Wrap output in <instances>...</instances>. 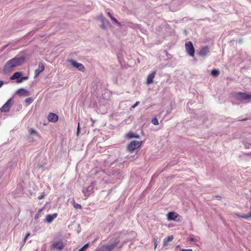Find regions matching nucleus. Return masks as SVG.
Returning <instances> with one entry per match:
<instances>
[{"mask_svg":"<svg viewBox=\"0 0 251 251\" xmlns=\"http://www.w3.org/2000/svg\"><path fill=\"white\" fill-rule=\"evenodd\" d=\"M98 19L101 23V25H100V27L102 29H106L110 27V22L108 21V20L105 18L102 15L99 16Z\"/></svg>","mask_w":251,"mask_h":251,"instance_id":"obj_7","label":"nucleus"},{"mask_svg":"<svg viewBox=\"0 0 251 251\" xmlns=\"http://www.w3.org/2000/svg\"><path fill=\"white\" fill-rule=\"evenodd\" d=\"M126 137L128 138L131 139L132 138H139L140 136L139 135L135 134L133 132H129L126 134Z\"/></svg>","mask_w":251,"mask_h":251,"instance_id":"obj_23","label":"nucleus"},{"mask_svg":"<svg viewBox=\"0 0 251 251\" xmlns=\"http://www.w3.org/2000/svg\"><path fill=\"white\" fill-rule=\"evenodd\" d=\"M53 248L61 250L64 248V245L61 242H57L53 244Z\"/></svg>","mask_w":251,"mask_h":251,"instance_id":"obj_19","label":"nucleus"},{"mask_svg":"<svg viewBox=\"0 0 251 251\" xmlns=\"http://www.w3.org/2000/svg\"><path fill=\"white\" fill-rule=\"evenodd\" d=\"M14 100L13 98L12 97L10 98L0 108V111L1 112H8L12 107L13 104H14Z\"/></svg>","mask_w":251,"mask_h":251,"instance_id":"obj_3","label":"nucleus"},{"mask_svg":"<svg viewBox=\"0 0 251 251\" xmlns=\"http://www.w3.org/2000/svg\"><path fill=\"white\" fill-rule=\"evenodd\" d=\"M48 120L49 122L56 123L58 120V117L56 114L50 113L48 116Z\"/></svg>","mask_w":251,"mask_h":251,"instance_id":"obj_13","label":"nucleus"},{"mask_svg":"<svg viewBox=\"0 0 251 251\" xmlns=\"http://www.w3.org/2000/svg\"><path fill=\"white\" fill-rule=\"evenodd\" d=\"M28 132L29 133V138L32 139V136H37L38 133L37 131L33 128H30L28 130Z\"/></svg>","mask_w":251,"mask_h":251,"instance_id":"obj_21","label":"nucleus"},{"mask_svg":"<svg viewBox=\"0 0 251 251\" xmlns=\"http://www.w3.org/2000/svg\"><path fill=\"white\" fill-rule=\"evenodd\" d=\"M30 235V233H28L26 235V237L27 238Z\"/></svg>","mask_w":251,"mask_h":251,"instance_id":"obj_41","label":"nucleus"},{"mask_svg":"<svg viewBox=\"0 0 251 251\" xmlns=\"http://www.w3.org/2000/svg\"><path fill=\"white\" fill-rule=\"evenodd\" d=\"M45 69L44 66L42 63H39V69L35 71V77H37L39 74L44 71Z\"/></svg>","mask_w":251,"mask_h":251,"instance_id":"obj_18","label":"nucleus"},{"mask_svg":"<svg viewBox=\"0 0 251 251\" xmlns=\"http://www.w3.org/2000/svg\"><path fill=\"white\" fill-rule=\"evenodd\" d=\"M26 239H27V237L26 236H25V237L24 238V241L25 242L26 241Z\"/></svg>","mask_w":251,"mask_h":251,"instance_id":"obj_42","label":"nucleus"},{"mask_svg":"<svg viewBox=\"0 0 251 251\" xmlns=\"http://www.w3.org/2000/svg\"><path fill=\"white\" fill-rule=\"evenodd\" d=\"M68 61L74 68L77 69L79 71L82 72H84L85 71V68L82 64L78 63L73 59H70Z\"/></svg>","mask_w":251,"mask_h":251,"instance_id":"obj_8","label":"nucleus"},{"mask_svg":"<svg viewBox=\"0 0 251 251\" xmlns=\"http://www.w3.org/2000/svg\"><path fill=\"white\" fill-rule=\"evenodd\" d=\"M107 14L113 22L117 24L119 26H122L121 23H119L118 21L115 18H114L109 12L107 13Z\"/></svg>","mask_w":251,"mask_h":251,"instance_id":"obj_20","label":"nucleus"},{"mask_svg":"<svg viewBox=\"0 0 251 251\" xmlns=\"http://www.w3.org/2000/svg\"><path fill=\"white\" fill-rule=\"evenodd\" d=\"M25 57L16 56L8 60L4 66L3 71L4 73L10 72L14 67L23 64L25 61Z\"/></svg>","mask_w":251,"mask_h":251,"instance_id":"obj_1","label":"nucleus"},{"mask_svg":"<svg viewBox=\"0 0 251 251\" xmlns=\"http://www.w3.org/2000/svg\"><path fill=\"white\" fill-rule=\"evenodd\" d=\"M80 127H79V123L78 124V126L77 128V134L78 135L79 132Z\"/></svg>","mask_w":251,"mask_h":251,"instance_id":"obj_35","label":"nucleus"},{"mask_svg":"<svg viewBox=\"0 0 251 251\" xmlns=\"http://www.w3.org/2000/svg\"><path fill=\"white\" fill-rule=\"evenodd\" d=\"M95 183L92 182L91 184L85 189L82 190V192L85 196L88 197L90 194L94 192Z\"/></svg>","mask_w":251,"mask_h":251,"instance_id":"obj_9","label":"nucleus"},{"mask_svg":"<svg viewBox=\"0 0 251 251\" xmlns=\"http://www.w3.org/2000/svg\"><path fill=\"white\" fill-rule=\"evenodd\" d=\"M16 94L20 96H28L30 95L29 92L24 88L18 89L16 92Z\"/></svg>","mask_w":251,"mask_h":251,"instance_id":"obj_15","label":"nucleus"},{"mask_svg":"<svg viewBox=\"0 0 251 251\" xmlns=\"http://www.w3.org/2000/svg\"><path fill=\"white\" fill-rule=\"evenodd\" d=\"M3 84V82L1 80L0 81V88L2 86Z\"/></svg>","mask_w":251,"mask_h":251,"instance_id":"obj_37","label":"nucleus"},{"mask_svg":"<svg viewBox=\"0 0 251 251\" xmlns=\"http://www.w3.org/2000/svg\"><path fill=\"white\" fill-rule=\"evenodd\" d=\"M22 75L23 74L21 72H16L10 77V79L11 80L16 79V82L20 83V82H19V80L22 78Z\"/></svg>","mask_w":251,"mask_h":251,"instance_id":"obj_11","label":"nucleus"},{"mask_svg":"<svg viewBox=\"0 0 251 251\" xmlns=\"http://www.w3.org/2000/svg\"><path fill=\"white\" fill-rule=\"evenodd\" d=\"M180 251H192V249H181Z\"/></svg>","mask_w":251,"mask_h":251,"instance_id":"obj_36","label":"nucleus"},{"mask_svg":"<svg viewBox=\"0 0 251 251\" xmlns=\"http://www.w3.org/2000/svg\"><path fill=\"white\" fill-rule=\"evenodd\" d=\"M220 72L218 70L214 69L211 71V75L213 76H217L219 75Z\"/></svg>","mask_w":251,"mask_h":251,"instance_id":"obj_24","label":"nucleus"},{"mask_svg":"<svg viewBox=\"0 0 251 251\" xmlns=\"http://www.w3.org/2000/svg\"><path fill=\"white\" fill-rule=\"evenodd\" d=\"M153 240H154V246H155V248H156L157 245V237H154Z\"/></svg>","mask_w":251,"mask_h":251,"instance_id":"obj_31","label":"nucleus"},{"mask_svg":"<svg viewBox=\"0 0 251 251\" xmlns=\"http://www.w3.org/2000/svg\"><path fill=\"white\" fill-rule=\"evenodd\" d=\"M234 97L237 100L242 101H251V95L245 93L238 92L234 94Z\"/></svg>","mask_w":251,"mask_h":251,"instance_id":"obj_2","label":"nucleus"},{"mask_svg":"<svg viewBox=\"0 0 251 251\" xmlns=\"http://www.w3.org/2000/svg\"><path fill=\"white\" fill-rule=\"evenodd\" d=\"M42 211V209H39L37 213L35 215V217H34L35 220H37L38 219V218L40 216V214H41Z\"/></svg>","mask_w":251,"mask_h":251,"instance_id":"obj_25","label":"nucleus"},{"mask_svg":"<svg viewBox=\"0 0 251 251\" xmlns=\"http://www.w3.org/2000/svg\"><path fill=\"white\" fill-rule=\"evenodd\" d=\"M89 246V244H85L83 247H82L81 249H80L78 251H84L86 250Z\"/></svg>","mask_w":251,"mask_h":251,"instance_id":"obj_27","label":"nucleus"},{"mask_svg":"<svg viewBox=\"0 0 251 251\" xmlns=\"http://www.w3.org/2000/svg\"><path fill=\"white\" fill-rule=\"evenodd\" d=\"M247 120V118H245V119H239L238 120L239 121H246Z\"/></svg>","mask_w":251,"mask_h":251,"instance_id":"obj_38","label":"nucleus"},{"mask_svg":"<svg viewBox=\"0 0 251 251\" xmlns=\"http://www.w3.org/2000/svg\"><path fill=\"white\" fill-rule=\"evenodd\" d=\"M156 73V70H154L152 71L151 73L149 74L147 78V84H150L153 83V79L155 77V74Z\"/></svg>","mask_w":251,"mask_h":251,"instance_id":"obj_14","label":"nucleus"},{"mask_svg":"<svg viewBox=\"0 0 251 251\" xmlns=\"http://www.w3.org/2000/svg\"><path fill=\"white\" fill-rule=\"evenodd\" d=\"M122 26L129 27L134 29H140L142 31V29L140 28V26L139 25L130 22H124V24L122 25Z\"/></svg>","mask_w":251,"mask_h":251,"instance_id":"obj_10","label":"nucleus"},{"mask_svg":"<svg viewBox=\"0 0 251 251\" xmlns=\"http://www.w3.org/2000/svg\"><path fill=\"white\" fill-rule=\"evenodd\" d=\"M235 214H236V215L237 216H238V217H241V216H242V215H240L239 214H237V213H236Z\"/></svg>","mask_w":251,"mask_h":251,"instance_id":"obj_40","label":"nucleus"},{"mask_svg":"<svg viewBox=\"0 0 251 251\" xmlns=\"http://www.w3.org/2000/svg\"><path fill=\"white\" fill-rule=\"evenodd\" d=\"M33 101L31 98H28L25 100V102L28 104H30Z\"/></svg>","mask_w":251,"mask_h":251,"instance_id":"obj_28","label":"nucleus"},{"mask_svg":"<svg viewBox=\"0 0 251 251\" xmlns=\"http://www.w3.org/2000/svg\"><path fill=\"white\" fill-rule=\"evenodd\" d=\"M140 103V102L139 101H136V103L131 106V108H134L135 107H136Z\"/></svg>","mask_w":251,"mask_h":251,"instance_id":"obj_33","label":"nucleus"},{"mask_svg":"<svg viewBox=\"0 0 251 251\" xmlns=\"http://www.w3.org/2000/svg\"><path fill=\"white\" fill-rule=\"evenodd\" d=\"M179 217V215L178 214L174 212H169L167 215V218L169 220L178 221L177 218Z\"/></svg>","mask_w":251,"mask_h":251,"instance_id":"obj_12","label":"nucleus"},{"mask_svg":"<svg viewBox=\"0 0 251 251\" xmlns=\"http://www.w3.org/2000/svg\"><path fill=\"white\" fill-rule=\"evenodd\" d=\"M185 49L187 53L190 56H194L195 49L191 41L186 42L185 44Z\"/></svg>","mask_w":251,"mask_h":251,"instance_id":"obj_6","label":"nucleus"},{"mask_svg":"<svg viewBox=\"0 0 251 251\" xmlns=\"http://www.w3.org/2000/svg\"><path fill=\"white\" fill-rule=\"evenodd\" d=\"M173 238L174 237L172 235L169 236L166 238H165L163 240V246H167L168 243L171 242L173 240Z\"/></svg>","mask_w":251,"mask_h":251,"instance_id":"obj_22","label":"nucleus"},{"mask_svg":"<svg viewBox=\"0 0 251 251\" xmlns=\"http://www.w3.org/2000/svg\"><path fill=\"white\" fill-rule=\"evenodd\" d=\"M151 123L154 125H158L159 124L158 120L156 118H154L151 120Z\"/></svg>","mask_w":251,"mask_h":251,"instance_id":"obj_26","label":"nucleus"},{"mask_svg":"<svg viewBox=\"0 0 251 251\" xmlns=\"http://www.w3.org/2000/svg\"><path fill=\"white\" fill-rule=\"evenodd\" d=\"M120 242L119 239H116L115 242L113 243H111L109 245L106 246H103L101 247L100 251H111L113 249H114L116 246L119 244Z\"/></svg>","mask_w":251,"mask_h":251,"instance_id":"obj_4","label":"nucleus"},{"mask_svg":"<svg viewBox=\"0 0 251 251\" xmlns=\"http://www.w3.org/2000/svg\"><path fill=\"white\" fill-rule=\"evenodd\" d=\"M188 239H189V241H192V242H193V241H195V239L194 238L191 237H189Z\"/></svg>","mask_w":251,"mask_h":251,"instance_id":"obj_34","label":"nucleus"},{"mask_svg":"<svg viewBox=\"0 0 251 251\" xmlns=\"http://www.w3.org/2000/svg\"><path fill=\"white\" fill-rule=\"evenodd\" d=\"M241 217L243 219H248L249 218H250L249 214L242 215Z\"/></svg>","mask_w":251,"mask_h":251,"instance_id":"obj_32","label":"nucleus"},{"mask_svg":"<svg viewBox=\"0 0 251 251\" xmlns=\"http://www.w3.org/2000/svg\"><path fill=\"white\" fill-rule=\"evenodd\" d=\"M28 77L27 76H22V78L19 80L20 83L22 82L24 80H27Z\"/></svg>","mask_w":251,"mask_h":251,"instance_id":"obj_30","label":"nucleus"},{"mask_svg":"<svg viewBox=\"0 0 251 251\" xmlns=\"http://www.w3.org/2000/svg\"><path fill=\"white\" fill-rule=\"evenodd\" d=\"M74 207L75 209H81L82 208V206H81L80 204L76 203L75 202H74Z\"/></svg>","mask_w":251,"mask_h":251,"instance_id":"obj_29","label":"nucleus"},{"mask_svg":"<svg viewBox=\"0 0 251 251\" xmlns=\"http://www.w3.org/2000/svg\"><path fill=\"white\" fill-rule=\"evenodd\" d=\"M57 216V213L48 214L46 215V221L48 223H51Z\"/></svg>","mask_w":251,"mask_h":251,"instance_id":"obj_17","label":"nucleus"},{"mask_svg":"<svg viewBox=\"0 0 251 251\" xmlns=\"http://www.w3.org/2000/svg\"><path fill=\"white\" fill-rule=\"evenodd\" d=\"M142 142L139 141H132L127 146V150L129 152L133 151L141 145Z\"/></svg>","mask_w":251,"mask_h":251,"instance_id":"obj_5","label":"nucleus"},{"mask_svg":"<svg viewBox=\"0 0 251 251\" xmlns=\"http://www.w3.org/2000/svg\"><path fill=\"white\" fill-rule=\"evenodd\" d=\"M43 197H44V196H40V197H39V200L42 199L43 198Z\"/></svg>","mask_w":251,"mask_h":251,"instance_id":"obj_39","label":"nucleus"},{"mask_svg":"<svg viewBox=\"0 0 251 251\" xmlns=\"http://www.w3.org/2000/svg\"><path fill=\"white\" fill-rule=\"evenodd\" d=\"M209 52V48L206 46V47H203L202 48L199 52V54L200 56H201V57H204L205 56L207 53Z\"/></svg>","mask_w":251,"mask_h":251,"instance_id":"obj_16","label":"nucleus"}]
</instances>
